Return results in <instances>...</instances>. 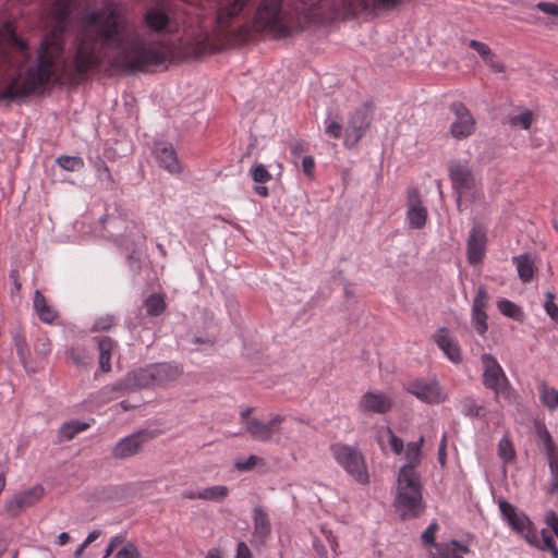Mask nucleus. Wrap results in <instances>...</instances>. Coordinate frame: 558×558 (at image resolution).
<instances>
[{
  "mask_svg": "<svg viewBox=\"0 0 558 558\" xmlns=\"http://www.w3.org/2000/svg\"><path fill=\"white\" fill-rule=\"evenodd\" d=\"M246 432L254 440L263 442L269 441V433L265 422L258 418H252L246 422Z\"/></svg>",
  "mask_w": 558,
  "mask_h": 558,
  "instance_id": "72a5a7b5",
  "label": "nucleus"
},
{
  "mask_svg": "<svg viewBox=\"0 0 558 558\" xmlns=\"http://www.w3.org/2000/svg\"><path fill=\"white\" fill-rule=\"evenodd\" d=\"M90 426L89 423H81V422H74L72 421V425H71V428H72V437L77 434V433H81L85 429H87L88 427Z\"/></svg>",
  "mask_w": 558,
  "mask_h": 558,
  "instance_id": "052dcab7",
  "label": "nucleus"
},
{
  "mask_svg": "<svg viewBox=\"0 0 558 558\" xmlns=\"http://www.w3.org/2000/svg\"><path fill=\"white\" fill-rule=\"evenodd\" d=\"M450 112L453 113V120L450 124L449 133L453 138L462 141L474 134L476 121L463 102H452L450 105Z\"/></svg>",
  "mask_w": 558,
  "mask_h": 558,
  "instance_id": "9d476101",
  "label": "nucleus"
},
{
  "mask_svg": "<svg viewBox=\"0 0 558 558\" xmlns=\"http://www.w3.org/2000/svg\"><path fill=\"white\" fill-rule=\"evenodd\" d=\"M100 536V531H93L88 534L86 539L82 543V545L76 549L75 556H80L83 550L93 542H95Z\"/></svg>",
  "mask_w": 558,
  "mask_h": 558,
  "instance_id": "4d7b16f0",
  "label": "nucleus"
},
{
  "mask_svg": "<svg viewBox=\"0 0 558 558\" xmlns=\"http://www.w3.org/2000/svg\"><path fill=\"white\" fill-rule=\"evenodd\" d=\"M347 0H257L251 28L256 39L270 36L283 39L303 32L323 19H348Z\"/></svg>",
  "mask_w": 558,
  "mask_h": 558,
  "instance_id": "7ed1b4c3",
  "label": "nucleus"
},
{
  "mask_svg": "<svg viewBox=\"0 0 558 558\" xmlns=\"http://www.w3.org/2000/svg\"><path fill=\"white\" fill-rule=\"evenodd\" d=\"M123 542H124V536H122V535H117V536L112 537L109 542L107 549H106L104 558L110 557L114 550L119 549L120 545H122Z\"/></svg>",
  "mask_w": 558,
  "mask_h": 558,
  "instance_id": "864d4df0",
  "label": "nucleus"
},
{
  "mask_svg": "<svg viewBox=\"0 0 558 558\" xmlns=\"http://www.w3.org/2000/svg\"><path fill=\"white\" fill-rule=\"evenodd\" d=\"M404 0H347L344 8L356 16L364 12L387 11L397 8Z\"/></svg>",
  "mask_w": 558,
  "mask_h": 558,
  "instance_id": "a211bd4d",
  "label": "nucleus"
},
{
  "mask_svg": "<svg viewBox=\"0 0 558 558\" xmlns=\"http://www.w3.org/2000/svg\"><path fill=\"white\" fill-rule=\"evenodd\" d=\"M182 374L183 369L178 364L166 362L149 364L130 372L110 389L114 391H126L142 388H163L177 381Z\"/></svg>",
  "mask_w": 558,
  "mask_h": 558,
  "instance_id": "39448f33",
  "label": "nucleus"
},
{
  "mask_svg": "<svg viewBox=\"0 0 558 558\" xmlns=\"http://www.w3.org/2000/svg\"><path fill=\"white\" fill-rule=\"evenodd\" d=\"M497 307L499 312L509 318H512L518 322L524 320V312L522 308L515 304L514 302L507 300V299H500L497 301Z\"/></svg>",
  "mask_w": 558,
  "mask_h": 558,
  "instance_id": "2f4dec72",
  "label": "nucleus"
},
{
  "mask_svg": "<svg viewBox=\"0 0 558 558\" xmlns=\"http://www.w3.org/2000/svg\"><path fill=\"white\" fill-rule=\"evenodd\" d=\"M499 510L510 527L520 534L529 545L543 551H549L553 558H558V548L547 530H542L539 535L530 518L507 500L499 501Z\"/></svg>",
  "mask_w": 558,
  "mask_h": 558,
  "instance_id": "423d86ee",
  "label": "nucleus"
},
{
  "mask_svg": "<svg viewBox=\"0 0 558 558\" xmlns=\"http://www.w3.org/2000/svg\"><path fill=\"white\" fill-rule=\"evenodd\" d=\"M117 348V342L109 337H102L98 341L99 369L104 373L111 371V356Z\"/></svg>",
  "mask_w": 558,
  "mask_h": 558,
  "instance_id": "a878e982",
  "label": "nucleus"
},
{
  "mask_svg": "<svg viewBox=\"0 0 558 558\" xmlns=\"http://www.w3.org/2000/svg\"><path fill=\"white\" fill-rule=\"evenodd\" d=\"M395 508L402 519L416 518L424 510L420 475L411 468L399 471Z\"/></svg>",
  "mask_w": 558,
  "mask_h": 558,
  "instance_id": "0eeeda50",
  "label": "nucleus"
},
{
  "mask_svg": "<svg viewBox=\"0 0 558 558\" xmlns=\"http://www.w3.org/2000/svg\"><path fill=\"white\" fill-rule=\"evenodd\" d=\"M147 314L150 316H159L166 310V303L160 294H151L145 302Z\"/></svg>",
  "mask_w": 558,
  "mask_h": 558,
  "instance_id": "4c0bfd02",
  "label": "nucleus"
},
{
  "mask_svg": "<svg viewBox=\"0 0 558 558\" xmlns=\"http://www.w3.org/2000/svg\"><path fill=\"white\" fill-rule=\"evenodd\" d=\"M302 169H303V172L304 174L308 178V179H313L314 178V172H315V160L312 156H305L302 160Z\"/></svg>",
  "mask_w": 558,
  "mask_h": 558,
  "instance_id": "09e8293b",
  "label": "nucleus"
},
{
  "mask_svg": "<svg viewBox=\"0 0 558 558\" xmlns=\"http://www.w3.org/2000/svg\"><path fill=\"white\" fill-rule=\"evenodd\" d=\"M154 436L146 430L137 432L121 439L113 448V456L116 458L124 459L136 454L142 445L153 438Z\"/></svg>",
  "mask_w": 558,
  "mask_h": 558,
  "instance_id": "aec40b11",
  "label": "nucleus"
},
{
  "mask_svg": "<svg viewBox=\"0 0 558 558\" xmlns=\"http://www.w3.org/2000/svg\"><path fill=\"white\" fill-rule=\"evenodd\" d=\"M35 351L40 360H44L50 352V343L48 339H43L41 342L35 344Z\"/></svg>",
  "mask_w": 558,
  "mask_h": 558,
  "instance_id": "6e6d98bb",
  "label": "nucleus"
},
{
  "mask_svg": "<svg viewBox=\"0 0 558 558\" xmlns=\"http://www.w3.org/2000/svg\"><path fill=\"white\" fill-rule=\"evenodd\" d=\"M489 294L484 286H480L473 300L471 320L476 332L484 336L488 329L486 310L488 307Z\"/></svg>",
  "mask_w": 558,
  "mask_h": 558,
  "instance_id": "2eb2a0df",
  "label": "nucleus"
},
{
  "mask_svg": "<svg viewBox=\"0 0 558 558\" xmlns=\"http://www.w3.org/2000/svg\"><path fill=\"white\" fill-rule=\"evenodd\" d=\"M434 340L451 362H461L462 357L459 343L452 336H450L447 328H439L434 335Z\"/></svg>",
  "mask_w": 558,
  "mask_h": 558,
  "instance_id": "4be33fe9",
  "label": "nucleus"
},
{
  "mask_svg": "<svg viewBox=\"0 0 558 558\" xmlns=\"http://www.w3.org/2000/svg\"><path fill=\"white\" fill-rule=\"evenodd\" d=\"M546 525L551 529L553 533L558 538V515L555 511H548L544 519Z\"/></svg>",
  "mask_w": 558,
  "mask_h": 558,
  "instance_id": "8fccbe9b",
  "label": "nucleus"
},
{
  "mask_svg": "<svg viewBox=\"0 0 558 558\" xmlns=\"http://www.w3.org/2000/svg\"><path fill=\"white\" fill-rule=\"evenodd\" d=\"M470 548L456 539L442 542L434 545V550H429L430 558H464Z\"/></svg>",
  "mask_w": 558,
  "mask_h": 558,
  "instance_id": "5701e85b",
  "label": "nucleus"
},
{
  "mask_svg": "<svg viewBox=\"0 0 558 558\" xmlns=\"http://www.w3.org/2000/svg\"><path fill=\"white\" fill-rule=\"evenodd\" d=\"M325 125H326L325 132L328 136H330L335 140H339L341 137L342 124H341V119L339 117H337V118L328 117L325 120Z\"/></svg>",
  "mask_w": 558,
  "mask_h": 558,
  "instance_id": "a19ab883",
  "label": "nucleus"
},
{
  "mask_svg": "<svg viewBox=\"0 0 558 558\" xmlns=\"http://www.w3.org/2000/svg\"><path fill=\"white\" fill-rule=\"evenodd\" d=\"M483 368V385L494 391L495 400L500 398L509 402L515 399V392L504 372L501 365L492 354L484 353L481 356Z\"/></svg>",
  "mask_w": 558,
  "mask_h": 558,
  "instance_id": "1a4fd4ad",
  "label": "nucleus"
},
{
  "mask_svg": "<svg viewBox=\"0 0 558 558\" xmlns=\"http://www.w3.org/2000/svg\"><path fill=\"white\" fill-rule=\"evenodd\" d=\"M183 497L186 499H191V500L201 499V490L199 492L186 490L183 493Z\"/></svg>",
  "mask_w": 558,
  "mask_h": 558,
  "instance_id": "338daca9",
  "label": "nucleus"
},
{
  "mask_svg": "<svg viewBox=\"0 0 558 558\" xmlns=\"http://www.w3.org/2000/svg\"><path fill=\"white\" fill-rule=\"evenodd\" d=\"M534 122V114L531 110H524L519 114L509 117V125L513 129L529 130Z\"/></svg>",
  "mask_w": 558,
  "mask_h": 558,
  "instance_id": "e433bc0d",
  "label": "nucleus"
},
{
  "mask_svg": "<svg viewBox=\"0 0 558 558\" xmlns=\"http://www.w3.org/2000/svg\"><path fill=\"white\" fill-rule=\"evenodd\" d=\"M558 492V473H550L547 493L554 495Z\"/></svg>",
  "mask_w": 558,
  "mask_h": 558,
  "instance_id": "bf43d9fd",
  "label": "nucleus"
},
{
  "mask_svg": "<svg viewBox=\"0 0 558 558\" xmlns=\"http://www.w3.org/2000/svg\"><path fill=\"white\" fill-rule=\"evenodd\" d=\"M304 150H305V147L302 142H296L291 146V154L294 156H299Z\"/></svg>",
  "mask_w": 558,
  "mask_h": 558,
  "instance_id": "0e129e2a",
  "label": "nucleus"
},
{
  "mask_svg": "<svg viewBox=\"0 0 558 558\" xmlns=\"http://www.w3.org/2000/svg\"><path fill=\"white\" fill-rule=\"evenodd\" d=\"M13 342L20 359V362L27 372H35L36 367L32 365L31 352L26 342V338L22 331H15L13 335Z\"/></svg>",
  "mask_w": 558,
  "mask_h": 558,
  "instance_id": "c85d7f7f",
  "label": "nucleus"
},
{
  "mask_svg": "<svg viewBox=\"0 0 558 558\" xmlns=\"http://www.w3.org/2000/svg\"><path fill=\"white\" fill-rule=\"evenodd\" d=\"M446 441H447V436L444 435L442 440L439 445V449H438V460L441 464H444L445 460H446Z\"/></svg>",
  "mask_w": 558,
  "mask_h": 558,
  "instance_id": "680f3d73",
  "label": "nucleus"
},
{
  "mask_svg": "<svg viewBox=\"0 0 558 558\" xmlns=\"http://www.w3.org/2000/svg\"><path fill=\"white\" fill-rule=\"evenodd\" d=\"M284 422L286 416L276 414L269 420V422L265 423L269 433V440H271L272 436L280 430V426Z\"/></svg>",
  "mask_w": 558,
  "mask_h": 558,
  "instance_id": "49530a36",
  "label": "nucleus"
},
{
  "mask_svg": "<svg viewBox=\"0 0 558 558\" xmlns=\"http://www.w3.org/2000/svg\"><path fill=\"white\" fill-rule=\"evenodd\" d=\"M254 191L257 195L262 196V197H267L269 195L268 193V189L267 186L265 185H256L254 187Z\"/></svg>",
  "mask_w": 558,
  "mask_h": 558,
  "instance_id": "774afa93",
  "label": "nucleus"
},
{
  "mask_svg": "<svg viewBox=\"0 0 558 558\" xmlns=\"http://www.w3.org/2000/svg\"><path fill=\"white\" fill-rule=\"evenodd\" d=\"M57 162L61 168L70 170V156H61L57 159Z\"/></svg>",
  "mask_w": 558,
  "mask_h": 558,
  "instance_id": "69168bd1",
  "label": "nucleus"
},
{
  "mask_svg": "<svg viewBox=\"0 0 558 558\" xmlns=\"http://www.w3.org/2000/svg\"><path fill=\"white\" fill-rule=\"evenodd\" d=\"M386 442L389 444L391 450L396 454H400L403 451V440L396 436L395 433L389 427L383 428L378 435V444L383 449L385 448Z\"/></svg>",
  "mask_w": 558,
  "mask_h": 558,
  "instance_id": "7c9ffc66",
  "label": "nucleus"
},
{
  "mask_svg": "<svg viewBox=\"0 0 558 558\" xmlns=\"http://www.w3.org/2000/svg\"><path fill=\"white\" fill-rule=\"evenodd\" d=\"M155 157L160 167L170 173H181L182 166L173 146L169 143H157L154 149Z\"/></svg>",
  "mask_w": 558,
  "mask_h": 558,
  "instance_id": "412c9836",
  "label": "nucleus"
},
{
  "mask_svg": "<svg viewBox=\"0 0 558 558\" xmlns=\"http://www.w3.org/2000/svg\"><path fill=\"white\" fill-rule=\"evenodd\" d=\"M254 531L253 537L259 544H265L271 533V524L268 513L262 508L257 507L253 512Z\"/></svg>",
  "mask_w": 558,
  "mask_h": 558,
  "instance_id": "b1692460",
  "label": "nucleus"
},
{
  "mask_svg": "<svg viewBox=\"0 0 558 558\" xmlns=\"http://www.w3.org/2000/svg\"><path fill=\"white\" fill-rule=\"evenodd\" d=\"M392 399L383 391H367L360 401L359 409L363 413L386 414L392 408Z\"/></svg>",
  "mask_w": 558,
  "mask_h": 558,
  "instance_id": "f3484780",
  "label": "nucleus"
},
{
  "mask_svg": "<svg viewBox=\"0 0 558 558\" xmlns=\"http://www.w3.org/2000/svg\"><path fill=\"white\" fill-rule=\"evenodd\" d=\"M537 436L539 438V440L543 442V447H544V451H548V450H553L554 448H556V444L550 435V433L548 432V429L543 425V426H538L537 429Z\"/></svg>",
  "mask_w": 558,
  "mask_h": 558,
  "instance_id": "c03bdc74",
  "label": "nucleus"
},
{
  "mask_svg": "<svg viewBox=\"0 0 558 558\" xmlns=\"http://www.w3.org/2000/svg\"><path fill=\"white\" fill-rule=\"evenodd\" d=\"M550 473H558V447L545 452Z\"/></svg>",
  "mask_w": 558,
  "mask_h": 558,
  "instance_id": "de8ad7c7",
  "label": "nucleus"
},
{
  "mask_svg": "<svg viewBox=\"0 0 558 558\" xmlns=\"http://www.w3.org/2000/svg\"><path fill=\"white\" fill-rule=\"evenodd\" d=\"M190 0H155L143 12L146 33L132 28L123 7L106 0L101 8L87 11L72 70L85 73L107 63L126 72H144L171 59L172 50L163 36L194 26L185 7Z\"/></svg>",
  "mask_w": 558,
  "mask_h": 558,
  "instance_id": "f257e3e1",
  "label": "nucleus"
},
{
  "mask_svg": "<svg viewBox=\"0 0 558 558\" xmlns=\"http://www.w3.org/2000/svg\"><path fill=\"white\" fill-rule=\"evenodd\" d=\"M116 558H141V553L135 544L131 542L125 543L124 541L123 544L120 545Z\"/></svg>",
  "mask_w": 558,
  "mask_h": 558,
  "instance_id": "79ce46f5",
  "label": "nucleus"
},
{
  "mask_svg": "<svg viewBox=\"0 0 558 558\" xmlns=\"http://www.w3.org/2000/svg\"><path fill=\"white\" fill-rule=\"evenodd\" d=\"M498 456L505 463H509L514 460L515 451L511 440L508 437H502L498 444Z\"/></svg>",
  "mask_w": 558,
  "mask_h": 558,
  "instance_id": "58836bf2",
  "label": "nucleus"
},
{
  "mask_svg": "<svg viewBox=\"0 0 558 558\" xmlns=\"http://www.w3.org/2000/svg\"><path fill=\"white\" fill-rule=\"evenodd\" d=\"M229 495V488L225 485H215L201 490V499L206 501H222Z\"/></svg>",
  "mask_w": 558,
  "mask_h": 558,
  "instance_id": "c9c22d12",
  "label": "nucleus"
},
{
  "mask_svg": "<svg viewBox=\"0 0 558 558\" xmlns=\"http://www.w3.org/2000/svg\"><path fill=\"white\" fill-rule=\"evenodd\" d=\"M235 558H252V553L246 543L240 542L236 547Z\"/></svg>",
  "mask_w": 558,
  "mask_h": 558,
  "instance_id": "13d9d810",
  "label": "nucleus"
},
{
  "mask_svg": "<svg viewBox=\"0 0 558 558\" xmlns=\"http://www.w3.org/2000/svg\"><path fill=\"white\" fill-rule=\"evenodd\" d=\"M487 232L486 229L476 223L472 227L468 239V260L471 265L480 264L486 253Z\"/></svg>",
  "mask_w": 558,
  "mask_h": 558,
  "instance_id": "dca6fc26",
  "label": "nucleus"
},
{
  "mask_svg": "<svg viewBox=\"0 0 558 558\" xmlns=\"http://www.w3.org/2000/svg\"><path fill=\"white\" fill-rule=\"evenodd\" d=\"M539 399L542 403L549 410L558 409V390L549 387L545 381L539 385Z\"/></svg>",
  "mask_w": 558,
  "mask_h": 558,
  "instance_id": "473e14b6",
  "label": "nucleus"
},
{
  "mask_svg": "<svg viewBox=\"0 0 558 558\" xmlns=\"http://www.w3.org/2000/svg\"><path fill=\"white\" fill-rule=\"evenodd\" d=\"M424 444V437H421L417 441H412L407 445L405 459L408 463L402 468H411L412 471H416V466L421 463L422 451L421 448Z\"/></svg>",
  "mask_w": 558,
  "mask_h": 558,
  "instance_id": "c756f323",
  "label": "nucleus"
},
{
  "mask_svg": "<svg viewBox=\"0 0 558 558\" xmlns=\"http://www.w3.org/2000/svg\"><path fill=\"white\" fill-rule=\"evenodd\" d=\"M546 301L544 310L546 314L555 322L558 323V305L555 303V294L550 291L545 293Z\"/></svg>",
  "mask_w": 558,
  "mask_h": 558,
  "instance_id": "37998d69",
  "label": "nucleus"
},
{
  "mask_svg": "<svg viewBox=\"0 0 558 558\" xmlns=\"http://www.w3.org/2000/svg\"><path fill=\"white\" fill-rule=\"evenodd\" d=\"M512 263L515 265L518 276L523 283H527L533 279L536 268L533 258L529 254L514 256Z\"/></svg>",
  "mask_w": 558,
  "mask_h": 558,
  "instance_id": "bb28decb",
  "label": "nucleus"
},
{
  "mask_svg": "<svg viewBox=\"0 0 558 558\" xmlns=\"http://www.w3.org/2000/svg\"><path fill=\"white\" fill-rule=\"evenodd\" d=\"M113 325H114L113 316L107 315V316L100 317L99 319L96 320V323L94 325V329L95 330H108Z\"/></svg>",
  "mask_w": 558,
  "mask_h": 558,
  "instance_id": "5fc2aeb1",
  "label": "nucleus"
},
{
  "mask_svg": "<svg viewBox=\"0 0 558 558\" xmlns=\"http://www.w3.org/2000/svg\"><path fill=\"white\" fill-rule=\"evenodd\" d=\"M460 410L465 416L470 417H485L487 414L486 409L471 397L461 400Z\"/></svg>",
  "mask_w": 558,
  "mask_h": 558,
  "instance_id": "f704fd0d",
  "label": "nucleus"
},
{
  "mask_svg": "<svg viewBox=\"0 0 558 558\" xmlns=\"http://www.w3.org/2000/svg\"><path fill=\"white\" fill-rule=\"evenodd\" d=\"M33 308L45 324H52L58 317L57 311L48 303L39 290H36L34 293Z\"/></svg>",
  "mask_w": 558,
  "mask_h": 558,
  "instance_id": "393cba45",
  "label": "nucleus"
},
{
  "mask_svg": "<svg viewBox=\"0 0 558 558\" xmlns=\"http://www.w3.org/2000/svg\"><path fill=\"white\" fill-rule=\"evenodd\" d=\"M536 8L545 14L558 16V4L554 2H538Z\"/></svg>",
  "mask_w": 558,
  "mask_h": 558,
  "instance_id": "603ef678",
  "label": "nucleus"
},
{
  "mask_svg": "<svg viewBox=\"0 0 558 558\" xmlns=\"http://www.w3.org/2000/svg\"><path fill=\"white\" fill-rule=\"evenodd\" d=\"M437 530H438V524L434 522V523H430L428 525V527L422 533V537H421L422 542L425 546H427V545L432 546L430 550H434V545L438 544L437 542H435Z\"/></svg>",
  "mask_w": 558,
  "mask_h": 558,
  "instance_id": "a18cd8bd",
  "label": "nucleus"
},
{
  "mask_svg": "<svg viewBox=\"0 0 558 558\" xmlns=\"http://www.w3.org/2000/svg\"><path fill=\"white\" fill-rule=\"evenodd\" d=\"M372 120V109L365 104L350 117L345 130L344 145L353 147L364 135Z\"/></svg>",
  "mask_w": 558,
  "mask_h": 558,
  "instance_id": "ddd939ff",
  "label": "nucleus"
},
{
  "mask_svg": "<svg viewBox=\"0 0 558 558\" xmlns=\"http://www.w3.org/2000/svg\"><path fill=\"white\" fill-rule=\"evenodd\" d=\"M260 459L257 456H250L245 461H238L235 463V468L239 471H250L252 470Z\"/></svg>",
  "mask_w": 558,
  "mask_h": 558,
  "instance_id": "3c124183",
  "label": "nucleus"
},
{
  "mask_svg": "<svg viewBox=\"0 0 558 558\" xmlns=\"http://www.w3.org/2000/svg\"><path fill=\"white\" fill-rule=\"evenodd\" d=\"M51 31L43 38L32 62L28 44L17 36L13 23L0 25L1 101H15L37 94L65 70V33L70 26V1H57L51 10Z\"/></svg>",
  "mask_w": 558,
  "mask_h": 558,
  "instance_id": "f03ea898",
  "label": "nucleus"
},
{
  "mask_svg": "<svg viewBox=\"0 0 558 558\" xmlns=\"http://www.w3.org/2000/svg\"><path fill=\"white\" fill-rule=\"evenodd\" d=\"M215 3L216 36L222 40L245 44L256 39L253 23V11L247 9L257 0H211Z\"/></svg>",
  "mask_w": 558,
  "mask_h": 558,
  "instance_id": "20e7f679",
  "label": "nucleus"
},
{
  "mask_svg": "<svg viewBox=\"0 0 558 558\" xmlns=\"http://www.w3.org/2000/svg\"><path fill=\"white\" fill-rule=\"evenodd\" d=\"M10 279L13 281L15 290L19 292L22 284L20 282L19 272L17 270H11L10 272Z\"/></svg>",
  "mask_w": 558,
  "mask_h": 558,
  "instance_id": "e2e57ef3",
  "label": "nucleus"
},
{
  "mask_svg": "<svg viewBox=\"0 0 558 558\" xmlns=\"http://www.w3.org/2000/svg\"><path fill=\"white\" fill-rule=\"evenodd\" d=\"M329 451L337 464L356 483L368 484V469L361 450L343 442H333L330 445Z\"/></svg>",
  "mask_w": 558,
  "mask_h": 558,
  "instance_id": "6e6552de",
  "label": "nucleus"
},
{
  "mask_svg": "<svg viewBox=\"0 0 558 558\" xmlns=\"http://www.w3.org/2000/svg\"><path fill=\"white\" fill-rule=\"evenodd\" d=\"M405 390L428 404L441 403L447 399V395L435 379L416 378L405 385Z\"/></svg>",
  "mask_w": 558,
  "mask_h": 558,
  "instance_id": "9b49d317",
  "label": "nucleus"
},
{
  "mask_svg": "<svg viewBox=\"0 0 558 558\" xmlns=\"http://www.w3.org/2000/svg\"><path fill=\"white\" fill-rule=\"evenodd\" d=\"M44 496V488L39 485L31 487L24 492L15 494L7 501V510L12 514H17L22 510L34 506Z\"/></svg>",
  "mask_w": 558,
  "mask_h": 558,
  "instance_id": "6ab92c4d",
  "label": "nucleus"
},
{
  "mask_svg": "<svg viewBox=\"0 0 558 558\" xmlns=\"http://www.w3.org/2000/svg\"><path fill=\"white\" fill-rule=\"evenodd\" d=\"M469 46H470V48L475 50L481 56V58L486 63V65H488L495 72L504 71L502 64L496 60V57L493 53V51L488 45H486L485 43L472 39L469 41Z\"/></svg>",
  "mask_w": 558,
  "mask_h": 558,
  "instance_id": "cd10ccee",
  "label": "nucleus"
},
{
  "mask_svg": "<svg viewBox=\"0 0 558 558\" xmlns=\"http://www.w3.org/2000/svg\"><path fill=\"white\" fill-rule=\"evenodd\" d=\"M428 218L426 207L422 203L418 189L411 187L407 192V220L410 228L422 229L425 227Z\"/></svg>",
  "mask_w": 558,
  "mask_h": 558,
  "instance_id": "4468645a",
  "label": "nucleus"
},
{
  "mask_svg": "<svg viewBox=\"0 0 558 558\" xmlns=\"http://www.w3.org/2000/svg\"><path fill=\"white\" fill-rule=\"evenodd\" d=\"M252 179L258 184H265L272 179L271 173L263 163H257L250 170Z\"/></svg>",
  "mask_w": 558,
  "mask_h": 558,
  "instance_id": "ea45409f",
  "label": "nucleus"
},
{
  "mask_svg": "<svg viewBox=\"0 0 558 558\" xmlns=\"http://www.w3.org/2000/svg\"><path fill=\"white\" fill-rule=\"evenodd\" d=\"M449 177L458 194V208L461 210L462 197L475 189L473 172L466 162L452 161L449 165Z\"/></svg>",
  "mask_w": 558,
  "mask_h": 558,
  "instance_id": "f8f14e48",
  "label": "nucleus"
}]
</instances>
